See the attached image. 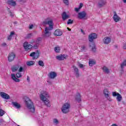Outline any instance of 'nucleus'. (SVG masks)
<instances>
[{
    "label": "nucleus",
    "mask_w": 126,
    "mask_h": 126,
    "mask_svg": "<svg viewBox=\"0 0 126 126\" xmlns=\"http://www.w3.org/2000/svg\"><path fill=\"white\" fill-rule=\"evenodd\" d=\"M43 25H49V27L45 28L44 37H50L52 35V30L54 29V22L53 20L48 17L43 22Z\"/></svg>",
    "instance_id": "f257e3e1"
},
{
    "label": "nucleus",
    "mask_w": 126,
    "mask_h": 126,
    "mask_svg": "<svg viewBox=\"0 0 126 126\" xmlns=\"http://www.w3.org/2000/svg\"><path fill=\"white\" fill-rule=\"evenodd\" d=\"M40 100L44 102L45 104V106L47 107H51V104H50V101L47 98H49V94L46 91H42L40 95Z\"/></svg>",
    "instance_id": "f03ea898"
},
{
    "label": "nucleus",
    "mask_w": 126,
    "mask_h": 126,
    "mask_svg": "<svg viewBox=\"0 0 126 126\" xmlns=\"http://www.w3.org/2000/svg\"><path fill=\"white\" fill-rule=\"evenodd\" d=\"M97 35L96 33H92L89 35V41L91 42V43L90 44V47H92V51L94 52L96 51V47H95V43L93 42V41L95 39H97Z\"/></svg>",
    "instance_id": "7ed1b4c3"
},
{
    "label": "nucleus",
    "mask_w": 126,
    "mask_h": 126,
    "mask_svg": "<svg viewBox=\"0 0 126 126\" xmlns=\"http://www.w3.org/2000/svg\"><path fill=\"white\" fill-rule=\"evenodd\" d=\"M69 109H70V104L69 102H66L63 104L61 110L63 114H67L69 112Z\"/></svg>",
    "instance_id": "20e7f679"
},
{
    "label": "nucleus",
    "mask_w": 126,
    "mask_h": 126,
    "mask_svg": "<svg viewBox=\"0 0 126 126\" xmlns=\"http://www.w3.org/2000/svg\"><path fill=\"white\" fill-rule=\"evenodd\" d=\"M26 105L27 107L32 113H34L35 112V107H34V104H33V102L30 99H28V100H26Z\"/></svg>",
    "instance_id": "39448f33"
},
{
    "label": "nucleus",
    "mask_w": 126,
    "mask_h": 126,
    "mask_svg": "<svg viewBox=\"0 0 126 126\" xmlns=\"http://www.w3.org/2000/svg\"><path fill=\"white\" fill-rule=\"evenodd\" d=\"M86 15H87V13H86V12H80L78 14V18H79V19H85Z\"/></svg>",
    "instance_id": "423d86ee"
},
{
    "label": "nucleus",
    "mask_w": 126,
    "mask_h": 126,
    "mask_svg": "<svg viewBox=\"0 0 126 126\" xmlns=\"http://www.w3.org/2000/svg\"><path fill=\"white\" fill-rule=\"evenodd\" d=\"M15 58V54L13 52H11L9 54L8 56V61L9 63L13 62L14 61V58Z\"/></svg>",
    "instance_id": "0eeeda50"
},
{
    "label": "nucleus",
    "mask_w": 126,
    "mask_h": 126,
    "mask_svg": "<svg viewBox=\"0 0 126 126\" xmlns=\"http://www.w3.org/2000/svg\"><path fill=\"white\" fill-rule=\"evenodd\" d=\"M30 56L32 57V60H37L39 58V51L37 50L36 52H32Z\"/></svg>",
    "instance_id": "6e6552de"
},
{
    "label": "nucleus",
    "mask_w": 126,
    "mask_h": 126,
    "mask_svg": "<svg viewBox=\"0 0 126 126\" xmlns=\"http://www.w3.org/2000/svg\"><path fill=\"white\" fill-rule=\"evenodd\" d=\"M24 48L26 51H29V50H31V49L33 48V46H32V45L28 44L27 42H25L24 43Z\"/></svg>",
    "instance_id": "1a4fd4ad"
},
{
    "label": "nucleus",
    "mask_w": 126,
    "mask_h": 126,
    "mask_svg": "<svg viewBox=\"0 0 126 126\" xmlns=\"http://www.w3.org/2000/svg\"><path fill=\"white\" fill-rule=\"evenodd\" d=\"M0 95L3 99H5L6 100H8V99H10V96H9V95H8L7 94L3 92H1L0 93Z\"/></svg>",
    "instance_id": "9d476101"
},
{
    "label": "nucleus",
    "mask_w": 126,
    "mask_h": 126,
    "mask_svg": "<svg viewBox=\"0 0 126 126\" xmlns=\"http://www.w3.org/2000/svg\"><path fill=\"white\" fill-rule=\"evenodd\" d=\"M61 15L63 21H65V20L68 19L70 17L69 15L67 14L66 12H63Z\"/></svg>",
    "instance_id": "9b49d317"
},
{
    "label": "nucleus",
    "mask_w": 126,
    "mask_h": 126,
    "mask_svg": "<svg viewBox=\"0 0 126 126\" xmlns=\"http://www.w3.org/2000/svg\"><path fill=\"white\" fill-rule=\"evenodd\" d=\"M57 73L55 71H51L48 73V77L50 78V79H54V78H56L57 77Z\"/></svg>",
    "instance_id": "f8f14e48"
},
{
    "label": "nucleus",
    "mask_w": 126,
    "mask_h": 126,
    "mask_svg": "<svg viewBox=\"0 0 126 126\" xmlns=\"http://www.w3.org/2000/svg\"><path fill=\"white\" fill-rule=\"evenodd\" d=\"M72 68H73L74 72L75 73L76 77H79V76H80V74H79V70L78 69V68L75 65H73Z\"/></svg>",
    "instance_id": "ddd939ff"
},
{
    "label": "nucleus",
    "mask_w": 126,
    "mask_h": 126,
    "mask_svg": "<svg viewBox=\"0 0 126 126\" xmlns=\"http://www.w3.org/2000/svg\"><path fill=\"white\" fill-rule=\"evenodd\" d=\"M113 20L115 22H119V21H121V20H122V18H121L120 16H119L118 14H117V13L116 12H114V14L113 15Z\"/></svg>",
    "instance_id": "4468645a"
},
{
    "label": "nucleus",
    "mask_w": 126,
    "mask_h": 126,
    "mask_svg": "<svg viewBox=\"0 0 126 126\" xmlns=\"http://www.w3.org/2000/svg\"><path fill=\"white\" fill-rule=\"evenodd\" d=\"M111 37L106 36L103 38V42L104 44L108 45V44H110V43H111Z\"/></svg>",
    "instance_id": "2eb2a0df"
},
{
    "label": "nucleus",
    "mask_w": 126,
    "mask_h": 126,
    "mask_svg": "<svg viewBox=\"0 0 126 126\" xmlns=\"http://www.w3.org/2000/svg\"><path fill=\"white\" fill-rule=\"evenodd\" d=\"M54 34L55 36H62L63 32L60 29H57L54 32Z\"/></svg>",
    "instance_id": "dca6fc26"
},
{
    "label": "nucleus",
    "mask_w": 126,
    "mask_h": 126,
    "mask_svg": "<svg viewBox=\"0 0 126 126\" xmlns=\"http://www.w3.org/2000/svg\"><path fill=\"white\" fill-rule=\"evenodd\" d=\"M56 59L58 61H63V60L66 59V57L64 55H60L56 56Z\"/></svg>",
    "instance_id": "f3484780"
},
{
    "label": "nucleus",
    "mask_w": 126,
    "mask_h": 126,
    "mask_svg": "<svg viewBox=\"0 0 126 126\" xmlns=\"http://www.w3.org/2000/svg\"><path fill=\"white\" fill-rule=\"evenodd\" d=\"M103 94L105 96L106 98H109V97H110V94H111L110 93V92H109L108 89H105L103 90Z\"/></svg>",
    "instance_id": "a211bd4d"
},
{
    "label": "nucleus",
    "mask_w": 126,
    "mask_h": 126,
    "mask_svg": "<svg viewBox=\"0 0 126 126\" xmlns=\"http://www.w3.org/2000/svg\"><path fill=\"white\" fill-rule=\"evenodd\" d=\"M75 99L78 103H80V102H81V95L80 94H79V93H77L75 96Z\"/></svg>",
    "instance_id": "6ab92c4d"
},
{
    "label": "nucleus",
    "mask_w": 126,
    "mask_h": 126,
    "mask_svg": "<svg viewBox=\"0 0 126 126\" xmlns=\"http://www.w3.org/2000/svg\"><path fill=\"white\" fill-rule=\"evenodd\" d=\"M11 76L12 79H13V80H14V81H15V82H20V80L16 78V77L15 76V74H11Z\"/></svg>",
    "instance_id": "aec40b11"
},
{
    "label": "nucleus",
    "mask_w": 126,
    "mask_h": 126,
    "mask_svg": "<svg viewBox=\"0 0 126 126\" xmlns=\"http://www.w3.org/2000/svg\"><path fill=\"white\" fill-rule=\"evenodd\" d=\"M11 76L12 79H13V80H14V81H15V82H20V80L16 78V77L15 76V74H11Z\"/></svg>",
    "instance_id": "412c9836"
},
{
    "label": "nucleus",
    "mask_w": 126,
    "mask_h": 126,
    "mask_svg": "<svg viewBox=\"0 0 126 126\" xmlns=\"http://www.w3.org/2000/svg\"><path fill=\"white\" fill-rule=\"evenodd\" d=\"M7 3L12 6H15L16 5V2L13 0H8Z\"/></svg>",
    "instance_id": "4be33fe9"
},
{
    "label": "nucleus",
    "mask_w": 126,
    "mask_h": 126,
    "mask_svg": "<svg viewBox=\"0 0 126 126\" xmlns=\"http://www.w3.org/2000/svg\"><path fill=\"white\" fill-rule=\"evenodd\" d=\"M19 68V65H14L11 67L12 71H13V72L17 71V70H18Z\"/></svg>",
    "instance_id": "5701e85b"
},
{
    "label": "nucleus",
    "mask_w": 126,
    "mask_h": 126,
    "mask_svg": "<svg viewBox=\"0 0 126 126\" xmlns=\"http://www.w3.org/2000/svg\"><path fill=\"white\" fill-rule=\"evenodd\" d=\"M12 105H13L14 106H15L17 109H20L21 108V105L20 104H18L17 102H13Z\"/></svg>",
    "instance_id": "b1692460"
},
{
    "label": "nucleus",
    "mask_w": 126,
    "mask_h": 126,
    "mask_svg": "<svg viewBox=\"0 0 126 126\" xmlns=\"http://www.w3.org/2000/svg\"><path fill=\"white\" fill-rule=\"evenodd\" d=\"M15 33L13 32H11L10 33V35L7 36V40L8 41H11V39H12V36L14 35Z\"/></svg>",
    "instance_id": "393cba45"
},
{
    "label": "nucleus",
    "mask_w": 126,
    "mask_h": 126,
    "mask_svg": "<svg viewBox=\"0 0 126 126\" xmlns=\"http://www.w3.org/2000/svg\"><path fill=\"white\" fill-rule=\"evenodd\" d=\"M102 69L103 71V72H105V73H109L110 72V71L109 70V69L106 66H104L102 68Z\"/></svg>",
    "instance_id": "a878e982"
},
{
    "label": "nucleus",
    "mask_w": 126,
    "mask_h": 126,
    "mask_svg": "<svg viewBox=\"0 0 126 126\" xmlns=\"http://www.w3.org/2000/svg\"><path fill=\"white\" fill-rule=\"evenodd\" d=\"M96 64V62L94 60H90L89 62V64L90 66H93L94 64Z\"/></svg>",
    "instance_id": "bb28decb"
},
{
    "label": "nucleus",
    "mask_w": 126,
    "mask_h": 126,
    "mask_svg": "<svg viewBox=\"0 0 126 126\" xmlns=\"http://www.w3.org/2000/svg\"><path fill=\"white\" fill-rule=\"evenodd\" d=\"M105 4H106V1L104 0H101V1L99 2L98 6L99 7H102V6H104Z\"/></svg>",
    "instance_id": "cd10ccee"
},
{
    "label": "nucleus",
    "mask_w": 126,
    "mask_h": 126,
    "mask_svg": "<svg viewBox=\"0 0 126 126\" xmlns=\"http://www.w3.org/2000/svg\"><path fill=\"white\" fill-rule=\"evenodd\" d=\"M122 99H123V97L122 96V95H121V94H120L119 93H117V101H118V102H121Z\"/></svg>",
    "instance_id": "c85d7f7f"
},
{
    "label": "nucleus",
    "mask_w": 126,
    "mask_h": 126,
    "mask_svg": "<svg viewBox=\"0 0 126 126\" xmlns=\"http://www.w3.org/2000/svg\"><path fill=\"white\" fill-rule=\"evenodd\" d=\"M35 63V62L34 61H28L27 62V65L28 66H31V65H34Z\"/></svg>",
    "instance_id": "c756f323"
},
{
    "label": "nucleus",
    "mask_w": 126,
    "mask_h": 126,
    "mask_svg": "<svg viewBox=\"0 0 126 126\" xmlns=\"http://www.w3.org/2000/svg\"><path fill=\"white\" fill-rule=\"evenodd\" d=\"M54 51L56 53H60L61 52V48L60 46H56L54 48Z\"/></svg>",
    "instance_id": "7c9ffc66"
},
{
    "label": "nucleus",
    "mask_w": 126,
    "mask_h": 126,
    "mask_svg": "<svg viewBox=\"0 0 126 126\" xmlns=\"http://www.w3.org/2000/svg\"><path fill=\"white\" fill-rule=\"evenodd\" d=\"M5 114V111L2 109H0V117H2Z\"/></svg>",
    "instance_id": "2f4dec72"
},
{
    "label": "nucleus",
    "mask_w": 126,
    "mask_h": 126,
    "mask_svg": "<svg viewBox=\"0 0 126 126\" xmlns=\"http://www.w3.org/2000/svg\"><path fill=\"white\" fill-rule=\"evenodd\" d=\"M121 68L124 69V67L126 66V60H125L121 64Z\"/></svg>",
    "instance_id": "473e14b6"
},
{
    "label": "nucleus",
    "mask_w": 126,
    "mask_h": 126,
    "mask_svg": "<svg viewBox=\"0 0 126 126\" xmlns=\"http://www.w3.org/2000/svg\"><path fill=\"white\" fill-rule=\"evenodd\" d=\"M41 41H42V38L41 37H38L37 38V39L35 41V42L36 43V44L37 45H39V44L40 43V42H41Z\"/></svg>",
    "instance_id": "72a5a7b5"
},
{
    "label": "nucleus",
    "mask_w": 126,
    "mask_h": 126,
    "mask_svg": "<svg viewBox=\"0 0 126 126\" xmlns=\"http://www.w3.org/2000/svg\"><path fill=\"white\" fill-rule=\"evenodd\" d=\"M16 76L17 78H20V77H22V74L20 72H19L16 74Z\"/></svg>",
    "instance_id": "f704fd0d"
},
{
    "label": "nucleus",
    "mask_w": 126,
    "mask_h": 126,
    "mask_svg": "<svg viewBox=\"0 0 126 126\" xmlns=\"http://www.w3.org/2000/svg\"><path fill=\"white\" fill-rule=\"evenodd\" d=\"M38 64L40 66H44L45 65V63H44V62L42 61H38Z\"/></svg>",
    "instance_id": "c9c22d12"
},
{
    "label": "nucleus",
    "mask_w": 126,
    "mask_h": 126,
    "mask_svg": "<svg viewBox=\"0 0 126 126\" xmlns=\"http://www.w3.org/2000/svg\"><path fill=\"white\" fill-rule=\"evenodd\" d=\"M69 0H63V2L65 4V5H69V2L68 1Z\"/></svg>",
    "instance_id": "e433bc0d"
},
{
    "label": "nucleus",
    "mask_w": 126,
    "mask_h": 126,
    "mask_svg": "<svg viewBox=\"0 0 126 126\" xmlns=\"http://www.w3.org/2000/svg\"><path fill=\"white\" fill-rule=\"evenodd\" d=\"M73 23V21L71 19H68L67 22V25H69V24H72Z\"/></svg>",
    "instance_id": "4c0bfd02"
},
{
    "label": "nucleus",
    "mask_w": 126,
    "mask_h": 126,
    "mask_svg": "<svg viewBox=\"0 0 126 126\" xmlns=\"http://www.w3.org/2000/svg\"><path fill=\"white\" fill-rule=\"evenodd\" d=\"M31 37H32V33H29L26 36V39H29V38H31Z\"/></svg>",
    "instance_id": "58836bf2"
},
{
    "label": "nucleus",
    "mask_w": 126,
    "mask_h": 126,
    "mask_svg": "<svg viewBox=\"0 0 126 126\" xmlns=\"http://www.w3.org/2000/svg\"><path fill=\"white\" fill-rule=\"evenodd\" d=\"M53 123L54 124H56V125H58V124H59V121L57 120V119H54Z\"/></svg>",
    "instance_id": "ea45409f"
},
{
    "label": "nucleus",
    "mask_w": 126,
    "mask_h": 126,
    "mask_svg": "<svg viewBox=\"0 0 126 126\" xmlns=\"http://www.w3.org/2000/svg\"><path fill=\"white\" fill-rule=\"evenodd\" d=\"M38 47H39V44H37V43L33 45V49H38Z\"/></svg>",
    "instance_id": "a19ab883"
},
{
    "label": "nucleus",
    "mask_w": 126,
    "mask_h": 126,
    "mask_svg": "<svg viewBox=\"0 0 126 126\" xmlns=\"http://www.w3.org/2000/svg\"><path fill=\"white\" fill-rule=\"evenodd\" d=\"M23 70V67H20L19 68V72H22V71Z\"/></svg>",
    "instance_id": "79ce46f5"
},
{
    "label": "nucleus",
    "mask_w": 126,
    "mask_h": 126,
    "mask_svg": "<svg viewBox=\"0 0 126 126\" xmlns=\"http://www.w3.org/2000/svg\"><path fill=\"white\" fill-rule=\"evenodd\" d=\"M112 94H113V96H114V97H116V96H118V94H117V93L115 92H113Z\"/></svg>",
    "instance_id": "37998d69"
},
{
    "label": "nucleus",
    "mask_w": 126,
    "mask_h": 126,
    "mask_svg": "<svg viewBox=\"0 0 126 126\" xmlns=\"http://www.w3.org/2000/svg\"><path fill=\"white\" fill-rule=\"evenodd\" d=\"M83 6V3H80L79 6V9H81Z\"/></svg>",
    "instance_id": "c03bdc74"
},
{
    "label": "nucleus",
    "mask_w": 126,
    "mask_h": 126,
    "mask_svg": "<svg viewBox=\"0 0 126 126\" xmlns=\"http://www.w3.org/2000/svg\"><path fill=\"white\" fill-rule=\"evenodd\" d=\"M80 10V9L79 7L75 8V11H76V12H78V11H79Z\"/></svg>",
    "instance_id": "a18cd8bd"
},
{
    "label": "nucleus",
    "mask_w": 126,
    "mask_h": 126,
    "mask_svg": "<svg viewBox=\"0 0 126 126\" xmlns=\"http://www.w3.org/2000/svg\"><path fill=\"white\" fill-rule=\"evenodd\" d=\"M4 121L3 119H0V126L2 124V123H4Z\"/></svg>",
    "instance_id": "49530a36"
},
{
    "label": "nucleus",
    "mask_w": 126,
    "mask_h": 126,
    "mask_svg": "<svg viewBox=\"0 0 126 126\" xmlns=\"http://www.w3.org/2000/svg\"><path fill=\"white\" fill-rule=\"evenodd\" d=\"M123 48L124 50H126V43L123 44Z\"/></svg>",
    "instance_id": "de8ad7c7"
},
{
    "label": "nucleus",
    "mask_w": 126,
    "mask_h": 126,
    "mask_svg": "<svg viewBox=\"0 0 126 126\" xmlns=\"http://www.w3.org/2000/svg\"><path fill=\"white\" fill-rule=\"evenodd\" d=\"M81 49L82 51H84V50H85V46H81Z\"/></svg>",
    "instance_id": "09e8293b"
},
{
    "label": "nucleus",
    "mask_w": 126,
    "mask_h": 126,
    "mask_svg": "<svg viewBox=\"0 0 126 126\" xmlns=\"http://www.w3.org/2000/svg\"><path fill=\"white\" fill-rule=\"evenodd\" d=\"M1 45L2 46V47H5V46H6V43L5 42H3V43H2Z\"/></svg>",
    "instance_id": "8fccbe9b"
},
{
    "label": "nucleus",
    "mask_w": 126,
    "mask_h": 126,
    "mask_svg": "<svg viewBox=\"0 0 126 126\" xmlns=\"http://www.w3.org/2000/svg\"><path fill=\"white\" fill-rule=\"evenodd\" d=\"M79 66L80 68H82L83 67V64H79Z\"/></svg>",
    "instance_id": "3c124183"
},
{
    "label": "nucleus",
    "mask_w": 126,
    "mask_h": 126,
    "mask_svg": "<svg viewBox=\"0 0 126 126\" xmlns=\"http://www.w3.org/2000/svg\"><path fill=\"white\" fill-rule=\"evenodd\" d=\"M27 81H28L29 82V81H30V78L29 77V76H27Z\"/></svg>",
    "instance_id": "603ef678"
},
{
    "label": "nucleus",
    "mask_w": 126,
    "mask_h": 126,
    "mask_svg": "<svg viewBox=\"0 0 126 126\" xmlns=\"http://www.w3.org/2000/svg\"><path fill=\"white\" fill-rule=\"evenodd\" d=\"M33 27V25H31V26H29V29H32Z\"/></svg>",
    "instance_id": "864d4df0"
},
{
    "label": "nucleus",
    "mask_w": 126,
    "mask_h": 126,
    "mask_svg": "<svg viewBox=\"0 0 126 126\" xmlns=\"http://www.w3.org/2000/svg\"><path fill=\"white\" fill-rule=\"evenodd\" d=\"M81 32H82L84 35H85V32L83 30H81Z\"/></svg>",
    "instance_id": "5fc2aeb1"
},
{
    "label": "nucleus",
    "mask_w": 126,
    "mask_h": 126,
    "mask_svg": "<svg viewBox=\"0 0 126 126\" xmlns=\"http://www.w3.org/2000/svg\"><path fill=\"white\" fill-rule=\"evenodd\" d=\"M7 9L8 11L9 12H10V13H11V11H10V9H9V8L7 7Z\"/></svg>",
    "instance_id": "6e6d98bb"
},
{
    "label": "nucleus",
    "mask_w": 126,
    "mask_h": 126,
    "mask_svg": "<svg viewBox=\"0 0 126 126\" xmlns=\"http://www.w3.org/2000/svg\"><path fill=\"white\" fill-rule=\"evenodd\" d=\"M35 42H36V41H35V40L32 39L31 43H32H32H35Z\"/></svg>",
    "instance_id": "4d7b16f0"
},
{
    "label": "nucleus",
    "mask_w": 126,
    "mask_h": 126,
    "mask_svg": "<svg viewBox=\"0 0 126 126\" xmlns=\"http://www.w3.org/2000/svg\"><path fill=\"white\" fill-rule=\"evenodd\" d=\"M118 126V125H117V124H112V126Z\"/></svg>",
    "instance_id": "13d9d810"
},
{
    "label": "nucleus",
    "mask_w": 126,
    "mask_h": 126,
    "mask_svg": "<svg viewBox=\"0 0 126 126\" xmlns=\"http://www.w3.org/2000/svg\"><path fill=\"white\" fill-rule=\"evenodd\" d=\"M67 29L68 30V31H71V30L70 29H69V28H67Z\"/></svg>",
    "instance_id": "bf43d9fd"
},
{
    "label": "nucleus",
    "mask_w": 126,
    "mask_h": 126,
    "mask_svg": "<svg viewBox=\"0 0 126 126\" xmlns=\"http://www.w3.org/2000/svg\"><path fill=\"white\" fill-rule=\"evenodd\" d=\"M124 3H126V0H123Z\"/></svg>",
    "instance_id": "052dcab7"
},
{
    "label": "nucleus",
    "mask_w": 126,
    "mask_h": 126,
    "mask_svg": "<svg viewBox=\"0 0 126 126\" xmlns=\"http://www.w3.org/2000/svg\"><path fill=\"white\" fill-rule=\"evenodd\" d=\"M109 101H112V99H109Z\"/></svg>",
    "instance_id": "680f3d73"
},
{
    "label": "nucleus",
    "mask_w": 126,
    "mask_h": 126,
    "mask_svg": "<svg viewBox=\"0 0 126 126\" xmlns=\"http://www.w3.org/2000/svg\"><path fill=\"white\" fill-rule=\"evenodd\" d=\"M14 24H16V22H14Z\"/></svg>",
    "instance_id": "e2e57ef3"
},
{
    "label": "nucleus",
    "mask_w": 126,
    "mask_h": 126,
    "mask_svg": "<svg viewBox=\"0 0 126 126\" xmlns=\"http://www.w3.org/2000/svg\"><path fill=\"white\" fill-rule=\"evenodd\" d=\"M11 16H13V15L12 14H11Z\"/></svg>",
    "instance_id": "0e129e2a"
}]
</instances>
